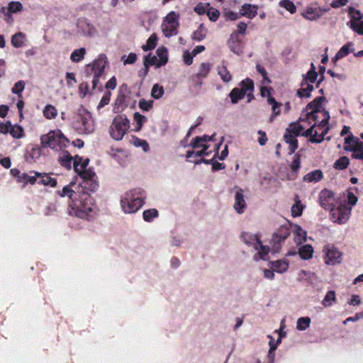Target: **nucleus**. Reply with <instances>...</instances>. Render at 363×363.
Instances as JSON below:
<instances>
[{
	"mask_svg": "<svg viewBox=\"0 0 363 363\" xmlns=\"http://www.w3.org/2000/svg\"><path fill=\"white\" fill-rule=\"evenodd\" d=\"M89 162V159L83 160L82 157H76L73 167L75 172L82 179V182L77 185L74 182H71L65 185L62 191H57L61 197L72 199L78 194H89V192H95L98 189L99 183L96 173L91 169H87Z\"/></svg>",
	"mask_w": 363,
	"mask_h": 363,
	"instance_id": "obj_1",
	"label": "nucleus"
},
{
	"mask_svg": "<svg viewBox=\"0 0 363 363\" xmlns=\"http://www.w3.org/2000/svg\"><path fill=\"white\" fill-rule=\"evenodd\" d=\"M71 200L68 213L70 216L90 220L96 214V207L94 199L89 194H82L75 196Z\"/></svg>",
	"mask_w": 363,
	"mask_h": 363,
	"instance_id": "obj_2",
	"label": "nucleus"
},
{
	"mask_svg": "<svg viewBox=\"0 0 363 363\" xmlns=\"http://www.w3.org/2000/svg\"><path fill=\"white\" fill-rule=\"evenodd\" d=\"M146 198L147 194L144 189L134 188L121 196V208L125 213H134L143 206Z\"/></svg>",
	"mask_w": 363,
	"mask_h": 363,
	"instance_id": "obj_3",
	"label": "nucleus"
},
{
	"mask_svg": "<svg viewBox=\"0 0 363 363\" xmlns=\"http://www.w3.org/2000/svg\"><path fill=\"white\" fill-rule=\"evenodd\" d=\"M241 238L247 245L252 247L257 252L253 257L255 262L269 259V247L264 245L257 235L243 233Z\"/></svg>",
	"mask_w": 363,
	"mask_h": 363,
	"instance_id": "obj_4",
	"label": "nucleus"
},
{
	"mask_svg": "<svg viewBox=\"0 0 363 363\" xmlns=\"http://www.w3.org/2000/svg\"><path fill=\"white\" fill-rule=\"evenodd\" d=\"M107 64V57L104 54H100L96 60L91 64L87 65L85 68V72L87 76H93L91 81L92 89L97 87L99 79L104 74L106 65Z\"/></svg>",
	"mask_w": 363,
	"mask_h": 363,
	"instance_id": "obj_5",
	"label": "nucleus"
},
{
	"mask_svg": "<svg viewBox=\"0 0 363 363\" xmlns=\"http://www.w3.org/2000/svg\"><path fill=\"white\" fill-rule=\"evenodd\" d=\"M77 129L79 133L84 135H90L95 130V123L92 115L84 107L78 109Z\"/></svg>",
	"mask_w": 363,
	"mask_h": 363,
	"instance_id": "obj_6",
	"label": "nucleus"
},
{
	"mask_svg": "<svg viewBox=\"0 0 363 363\" xmlns=\"http://www.w3.org/2000/svg\"><path fill=\"white\" fill-rule=\"evenodd\" d=\"M129 128L130 121L125 115L116 116L110 126V135L115 140H121Z\"/></svg>",
	"mask_w": 363,
	"mask_h": 363,
	"instance_id": "obj_7",
	"label": "nucleus"
},
{
	"mask_svg": "<svg viewBox=\"0 0 363 363\" xmlns=\"http://www.w3.org/2000/svg\"><path fill=\"white\" fill-rule=\"evenodd\" d=\"M69 140L60 130H50L47 133V147L56 151L62 150L66 147Z\"/></svg>",
	"mask_w": 363,
	"mask_h": 363,
	"instance_id": "obj_8",
	"label": "nucleus"
},
{
	"mask_svg": "<svg viewBox=\"0 0 363 363\" xmlns=\"http://www.w3.org/2000/svg\"><path fill=\"white\" fill-rule=\"evenodd\" d=\"M291 224L281 225L273 235L272 244L274 252H279L281 245L284 240L289 236L291 232Z\"/></svg>",
	"mask_w": 363,
	"mask_h": 363,
	"instance_id": "obj_9",
	"label": "nucleus"
},
{
	"mask_svg": "<svg viewBox=\"0 0 363 363\" xmlns=\"http://www.w3.org/2000/svg\"><path fill=\"white\" fill-rule=\"evenodd\" d=\"M351 207L345 205H340L337 208L333 207L330 210V219L333 222L338 224L345 223L350 216Z\"/></svg>",
	"mask_w": 363,
	"mask_h": 363,
	"instance_id": "obj_10",
	"label": "nucleus"
},
{
	"mask_svg": "<svg viewBox=\"0 0 363 363\" xmlns=\"http://www.w3.org/2000/svg\"><path fill=\"white\" fill-rule=\"evenodd\" d=\"M227 45L230 50L237 55H241L244 52L245 43L238 35V33L233 32L227 40Z\"/></svg>",
	"mask_w": 363,
	"mask_h": 363,
	"instance_id": "obj_11",
	"label": "nucleus"
},
{
	"mask_svg": "<svg viewBox=\"0 0 363 363\" xmlns=\"http://www.w3.org/2000/svg\"><path fill=\"white\" fill-rule=\"evenodd\" d=\"M323 250L325 253V264L335 265L341 262L342 254L333 245H327Z\"/></svg>",
	"mask_w": 363,
	"mask_h": 363,
	"instance_id": "obj_12",
	"label": "nucleus"
},
{
	"mask_svg": "<svg viewBox=\"0 0 363 363\" xmlns=\"http://www.w3.org/2000/svg\"><path fill=\"white\" fill-rule=\"evenodd\" d=\"M325 99V98L324 96H318L308 104L306 107V111H307L308 110L311 109V111L306 114L308 118H312L314 121H318L317 113L320 112L321 105Z\"/></svg>",
	"mask_w": 363,
	"mask_h": 363,
	"instance_id": "obj_13",
	"label": "nucleus"
},
{
	"mask_svg": "<svg viewBox=\"0 0 363 363\" xmlns=\"http://www.w3.org/2000/svg\"><path fill=\"white\" fill-rule=\"evenodd\" d=\"M334 193L328 189H323L319 194V203L325 210H331L334 207Z\"/></svg>",
	"mask_w": 363,
	"mask_h": 363,
	"instance_id": "obj_14",
	"label": "nucleus"
},
{
	"mask_svg": "<svg viewBox=\"0 0 363 363\" xmlns=\"http://www.w3.org/2000/svg\"><path fill=\"white\" fill-rule=\"evenodd\" d=\"M78 32L85 36L94 37L96 34V30L86 18H82L77 23Z\"/></svg>",
	"mask_w": 363,
	"mask_h": 363,
	"instance_id": "obj_15",
	"label": "nucleus"
},
{
	"mask_svg": "<svg viewBox=\"0 0 363 363\" xmlns=\"http://www.w3.org/2000/svg\"><path fill=\"white\" fill-rule=\"evenodd\" d=\"M246 208V202L244 196V191L242 189H238L235 194L234 208L235 211L240 214L242 213Z\"/></svg>",
	"mask_w": 363,
	"mask_h": 363,
	"instance_id": "obj_16",
	"label": "nucleus"
},
{
	"mask_svg": "<svg viewBox=\"0 0 363 363\" xmlns=\"http://www.w3.org/2000/svg\"><path fill=\"white\" fill-rule=\"evenodd\" d=\"M291 231L294 235V242L297 245H301L303 242L306 241L307 233L300 225H290Z\"/></svg>",
	"mask_w": 363,
	"mask_h": 363,
	"instance_id": "obj_17",
	"label": "nucleus"
},
{
	"mask_svg": "<svg viewBox=\"0 0 363 363\" xmlns=\"http://www.w3.org/2000/svg\"><path fill=\"white\" fill-rule=\"evenodd\" d=\"M240 16H245L250 19H252L257 14V6L249 4L242 6L240 10Z\"/></svg>",
	"mask_w": 363,
	"mask_h": 363,
	"instance_id": "obj_18",
	"label": "nucleus"
},
{
	"mask_svg": "<svg viewBox=\"0 0 363 363\" xmlns=\"http://www.w3.org/2000/svg\"><path fill=\"white\" fill-rule=\"evenodd\" d=\"M215 136V134H213L211 136L204 135L201 137H195L189 146L192 147L193 148L196 147H204L205 146H208L206 145V143L211 140H213V137Z\"/></svg>",
	"mask_w": 363,
	"mask_h": 363,
	"instance_id": "obj_19",
	"label": "nucleus"
},
{
	"mask_svg": "<svg viewBox=\"0 0 363 363\" xmlns=\"http://www.w3.org/2000/svg\"><path fill=\"white\" fill-rule=\"evenodd\" d=\"M58 162L60 164L67 169H70L72 164L73 157L67 151H63L58 156Z\"/></svg>",
	"mask_w": 363,
	"mask_h": 363,
	"instance_id": "obj_20",
	"label": "nucleus"
},
{
	"mask_svg": "<svg viewBox=\"0 0 363 363\" xmlns=\"http://www.w3.org/2000/svg\"><path fill=\"white\" fill-rule=\"evenodd\" d=\"M298 254L302 259H310L313 257V248L311 245H303L298 248Z\"/></svg>",
	"mask_w": 363,
	"mask_h": 363,
	"instance_id": "obj_21",
	"label": "nucleus"
},
{
	"mask_svg": "<svg viewBox=\"0 0 363 363\" xmlns=\"http://www.w3.org/2000/svg\"><path fill=\"white\" fill-rule=\"evenodd\" d=\"M179 24H171L167 23H162V30L167 38H170L173 35H176L177 34V28Z\"/></svg>",
	"mask_w": 363,
	"mask_h": 363,
	"instance_id": "obj_22",
	"label": "nucleus"
},
{
	"mask_svg": "<svg viewBox=\"0 0 363 363\" xmlns=\"http://www.w3.org/2000/svg\"><path fill=\"white\" fill-rule=\"evenodd\" d=\"M323 177V174L321 170L315 169L308 173L303 177V180L307 182H318Z\"/></svg>",
	"mask_w": 363,
	"mask_h": 363,
	"instance_id": "obj_23",
	"label": "nucleus"
},
{
	"mask_svg": "<svg viewBox=\"0 0 363 363\" xmlns=\"http://www.w3.org/2000/svg\"><path fill=\"white\" fill-rule=\"evenodd\" d=\"M296 137L288 132H286L284 136L285 142L289 144V154H293L298 148V140Z\"/></svg>",
	"mask_w": 363,
	"mask_h": 363,
	"instance_id": "obj_24",
	"label": "nucleus"
},
{
	"mask_svg": "<svg viewBox=\"0 0 363 363\" xmlns=\"http://www.w3.org/2000/svg\"><path fill=\"white\" fill-rule=\"evenodd\" d=\"M271 267L277 273L282 274L287 271L289 262L286 260L279 259L271 262Z\"/></svg>",
	"mask_w": 363,
	"mask_h": 363,
	"instance_id": "obj_25",
	"label": "nucleus"
},
{
	"mask_svg": "<svg viewBox=\"0 0 363 363\" xmlns=\"http://www.w3.org/2000/svg\"><path fill=\"white\" fill-rule=\"evenodd\" d=\"M40 149L39 147H32L25 154V160L30 163L35 162L40 157Z\"/></svg>",
	"mask_w": 363,
	"mask_h": 363,
	"instance_id": "obj_26",
	"label": "nucleus"
},
{
	"mask_svg": "<svg viewBox=\"0 0 363 363\" xmlns=\"http://www.w3.org/2000/svg\"><path fill=\"white\" fill-rule=\"evenodd\" d=\"M26 36L22 32L16 33L11 37V44L14 48H18L24 46Z\"/></svg>",
	"mask_w": 363,
	"mask_h": 363,
	"instance_id": "obj_27",
	"label": "nucleus"
},
{
	"mask_svg": "<svg viewBox=\"0 0 363 363\" xmlns=\"http://www.w3.org/2000/svg\"><path fill=\"white\" fill-rule=\"evenodd\" d=\"M314 89V86L311 84H306L303 86V82L301 83V88L297 90V95L300 98H310L311 96V91Z\"/></svg>",
	"mask_w": 363,
	"mask_h": 363,
	"instance_id": "obj_28",
	"label": "nucleus"
},
{
	"mask_svg": "<svg viewBox=\"0 0 363 363\" xmlns=\"http://www.w3.org/2000/svg\"><path fill=\"white\" fill-rule=\"evenodd\" d=\"M351 45H352V44L351 43H347L345 45H344L340 49V50L335 54V55L333 57V60L334 62H337L340 59L343 58L345 56H347L350 52H353L354 51L353 49H352V50L350 49V47Z\"/></svg>",
	"mask_w": 363,
	"mask_h": 363,
	"instance_id": "obj_29",
	"label": "nucleus"
},
{
	"mask_svg": "<svg viewBox=\"0 0 363 363\" xmlns=\"http://www.w3.org/2000/svg\"><path fill=\"white\" fill-rule=\"evenodd\" d=\"M323 118L318 122V127L320 128H324L321 134L320 135H323V137L328 133L329 128L328 126V122L330 120V114L328 111H323Z\"/></svg>",
	"mask_w": 363,
	"mask_h": 363,
	"instance_id": "obj_30",
	"label": "nucleus"
},
{
	"mask_svg": "<svg viewBox=\"0 0 363 363\" xmlns=\"http://www.w3.org/2000/svg\"><path fill=\"white\" fill-rule=\"evenodd\" d=\"M232 104H235L239 100L242 99L245 94L242 90L239 89L238 87L233 88L230 94H228Z\"/></svg>",
	"mask_w": 363,
	"mask_h": 363,
	"instance_id": "obj_31",
	"label": "nucleus"
},
{
	"mask_svg": "<svg viewBox=\"0 0 363 363\" xmlns=\"http://www.w3.org/2000/svg\"><path fill=\"white\" fill-rule=\"evenodd\" d=\"M207 33V30L203 23L200 24L199 28L193 33L192 39L200 42L203 40Z\"/></svg>",
	"mask_w": 363,
	"mask_h": 363,
	"instance_id": "obj_32",
	"label": "nucleus"
},
{
	"mask_svg": "<svg viewBox=\"0 0 363 363\" xmlns=\"http://www.w3.org/2000/svg\"><path fill=\"white\" fill-rule=\"evenodd\" d=\"M160 60H158L157 56L152 55L151 54H148L144 57V66H145V73L147 74L148 72V68L151 65H155L157 67V65L159 64Z\"/></svg>",
	"mask_w": 363,
	"mask_h": 363,
	"instance_id": "obj_33",
	"label": "nucleus"
},
{
	"mask_svg": "<svg viewBox=\"0 0 363 363\" xmlns=\"http://www.w3.org/2000/svg\"><path fill=\"white\" fill-rule=\"evenodd\" d=\"M239 89L242 90L243 92H245V94L246 95L247 92L250 91L252 92L254 90V82L253 81L250 79L247 78L244 80H242L239 84Z\"/></svg>",
	"mask_w": 363,
	"mask_h": 363,
	"instance_id": "obj_34",
	"label": "nucleus"
},
{
	"mask_svg": "<svg viewBox=\"0 0 363 363\" xmlns=\"http://www.w3.org/2000/svg\"><path fill=\"white\" fill-rule=\"evenodd\" d=\"M133 119L135 123H136L134 130L135 132H138L142 129V127L145 123L147 121V118L140 114L138 112H135L133 115Z\"/></svg>",
	"mask_w": 363,
	"mask_h": 363,
	"instance_id": "obj_35",
	"label": "nucleus"
},
{
	"mask_svg": "<svg viewBox=\"0 0 363 363\" xmlns=\"http://www.w3.org/2000/svg\"><path fill=\"white\" fill-rule=\"evenodd\" d=\"M86 49L84 48L76 49L72 52L70 60L74 62H79L84 59Z\"/></svg>",
	"mask_w": 363,
	"mask_h": 363,
	"instance_id": "obj_36",
	"label": "nucleus"
},
{
	"mask_svg": "<svg viewBox=\"0 0 363 363\" xmlns=\"http://www.w3.org/2000/svg\"><path fill=\"white\" fill-rule=\"evenodd\" d=\"M304 130V127L299 124L298 122L292 123L290 124L289 128L286 129V132L295 135H301L302 131Z\"/></svg>",
	"mask_w": 363,
	"mask_h": 363,
	"instance_id": "obj_37",
	"label": "nucleus"
},
{
	"mask_svg": "<svg viewBox=\"0 0 363 363\" xmlns=\"http://www.w3.org/2000/svg\"><path fill=\"white\" fill-rule=\"evenodd\" d=\"M311 320L309 317H301L298 318L296 322V329L299 331L306 330L310 327Z\"/></svg>",
	"mask_w": 363,
	"mask_h": 363,
	"instance_id": "obj_38",
	"label": "nucleus"
},
{
	"mask_svg": "<svg viewBox=\"0 0 363 363\" xmlns=\"http://www.w3.org/2000/svg\"><path fill=\"white\" fill-rule=\"evenodd\" d=\"M159 216L158 211L155 208L145 210L143 213V218L146 222H152L154 218Z\"/></svg>",
	"mask_w": 363,
	"mask_h": 363,
	"instance_id": "obj_39",
	"label": "nucleus"
},
{
	"mask_svg": "<svg viewBox=\"0 0 363 363\" xmlns=\"http://www.w3.org/2000/svg\"><path fill=\"white\" fill-rule=\"evenodd\" d=\"M211 69V65L208 62H203L201 64L199 71L196 74L198 78H206Z\"/></svg>",
	"mask_w": 363,
	"mask_h": 363,
	"instance_id": "obj_40",
	"label": "nucleus"
},
{
	"mask_svg": "<svg viewBox=\"0 0 363 363\" xmlns=\"http://www.w3.org/2000/svg\"><path fill=\"white\" fill-rule=\"evenodd\" d=\"M218 74L220 77L223 82L228 83L232 80V76L230 72L228 70L226 66L223 65L218 67Z\"/></svg>",
	"mask_w": 363,
	"mask_h": 363,
	"instance_id": "obj_41",
	"label": "nucleus"
},
{
	"mask_svg": "<svg viewBox=\"0 0 363 363\" xmlns=\"http://www.w3.org/2000/svg\"><path fill=\"white\" fill-rule=\"evenodd\" d=\"M318 73L316 71L309 70L306 74L303 75V86L306 84H313L317 79Z\"/></svg>",
	"mask_w": 363,
	"mask_h": 363,
	"instance_id": "obj_42",
	"label": "nucleus"
},
{
	"mask_svg": "<svg viewBox=\"0 0 363 363\" xmlns=\"http://www.w3.org/2000/svg\"><path fill=\"white\" fill-rule=\"evenodd\" d=\"M348 14L350 17V21H353L356 23L362 21V19L363 18V14L360 11L355 9L352 6L348 8Z\"/></svg>",
	"mask_w": 363,
	"mask_h": 363,
	"instance_id": "obj_43",
	"label": "nucleus"
},
{
	"mask_svg": "<svg viewBox=\"0 0 363 363\" xmlns=\"http://www.w3.org/2000/svg\"><path fill=\"white\" fill-rule=\"evenodd\" d=\"M157 37L155 33H153L147 39L146 44L142 46L144 51L152 50L155 48L157 45Z\"/></svg>",
	"mask_w": 363,
	"mask_h": 363,
	"instance_id": "obj_44",
	"label": "nucleus"
},
{
	"mask_svg": "<svg viewBox=\"0 0 363 363\" xmlns=\"http://www.w3.org/2000/svg\"><path fill=\"white\" fill-rule=\"evenodd\" d=\"M167 50L164 47L159 48L157 50V55L160 58L158 59L160 62L159 64L157 65V67L164 65L167 62L168 58L167 56Z\"/></svg>",
	"mask_w": 363,
	"mask_h": 363,
	"instance_id": "obj_45",
	"label": "nucleus"
},
{
	"mask_svg": "<svg viewBox=\"0 0 363 363\" xmlns=\"http://www.w3.org/2000/svg\"><path fill=\"white\" fill-rule=\"evenodd\" d=\"M349 163L350 160L348 157L346 156H342L335 162L333 167L335 169L342 170L347 167Z\"/></svg>",
	"mask_w": 363,
	"mask_h": 363,
	"instance_id": "obj_46",
	"label": "nucleus"
},
{
	"mask_svg": "<svg viewBox=\"0 0 363 363\" xmlns=\"http://www.w3.org/2000/svg\"><path fill=\"white\" fill-rule=\"evenodd\" d=\"M304 206L301 204V201L298 199L291 206V211L293 217H299L302 215Z\"/></svg>",
	"mask_w": 363,
	"mask_h": 363,
	"instance_id": "obj_47",
	"label": "nucleus"
},
{
	"mask_svg": "<svg viewBox=\"0 0 363 363\" xmlns=\"http://www.w3.org/2000/svg\"><path fill=\"white\" fill-rule=\"evenodd\" d=\"M208 146H205L202 147L201 150L199 151H193V150H187L186 152V157L187 159L191 158V157H201V156H208L209 152L207 151Z\"/></svg>",
	"mask_w": 363,
	"mask_h": 363,
	"instance_id": "obj_48",
	"label": "nucleus"
},
{
	"mask_svg": "<svg viewBox=\"0 0 363 363\" xmlns=\"http://www.w3.org/2000/svg\"><path fill=\"white\" fill-rule=\"evenodd\" d=\"M352 157L354 159L363 158V142L359 140L357 143H355V147Z\"/></svg>",
	"mask_w": 363,
	"mask_h": 363,
	"instance_id": "obj_49",
	"label": "nucleus"
},
{
	"mask_svg": "<svg viewBox=\"0 0 363 363\" xmlns=\"http://www.w3.org/2000/svg\"><path fill=\"white\" fill-rule=\"evenodd\" d=\"M347 26H348L351 29L357 33L359 35H363V21L358 23H356L353 21H349L347 23Z\"/></svg>",
	"mask_w": 363,
	"mask_h": 363,
	"instance_id": "obj_50",
	"label": "nucleus"
},
{
	"mask_svg": "<svg viewBox=\"0 0 363 363\" xmlns=\"http://www.w3.org/2000/svg\"><path fill=\"white\" fill-rule=\"evenodd\" d=\"M164 91L163 86L155 84L153 85L151 91V96L155 99H159L164 95Z\"/></svg>",
	"mask_w": 363,
	"mask_h": 363,
	"instance_id": "obj_51",
	"label": "nucleus"
},
{
	"mask_svg": "<svg viewBox=\"0 0 363 363\" xmlns=\"http://www.w3.org/2000/svg\"><path fill=\"white\" fill-rule=\"evenodd\" d=\"M335 301V293L334 291H329L325 296L322 304L325 307L330 306Z\"/></svg>",
	"mask_w": 363,
	"mask_h": 363,
	"instance_id": "obj_52",
	"label": "nucleus"
},
{
	"mask_svg": "<svg viewBox=\"0 0 363 363\" xmlns=\"http://www.w3.org/2000/svg\"><path fill=\"white\" fill-rule=\"evenodd\" d=\"M133 144L135 147H141L143 150L145 152L149 151V150H150V146H149L148 143L146 140H142L137 137L133 138Z\"/></svg>",
	"mask_w": 363,
	"mask_h": 363,
	"instance_id": "obj_53",
	"label": "nucleus"
},
{
	"mask_svg": "<svg viewBox=\"0 0 363 363\" xmlns=\"http://www.w3.org/2000/svg\"><path fill=\"white\" fill-rule=\"evenodd\" d=\"M206 15L211 21L216 22L220 16V11L210 6L208 11H206Z\"/></svg>",
	"mask_w": 363,
	"mask_h": 363,
	"instance_id": "obj_54",
	"label": "nucleus"
},
{
	"mask_svg": "<svg viewBox=\"0 0 363 363\" xmlns=\"http://www.w3.org/2000/svg\"><path fill=\"white\" fill-rule=\"evenodd\" d=\"M23 5L19 1H11L9 4L8 12L11 13H16L22 10Z\"/></svg>",
	"mask_w": 363,
	"mask_h": 363,
	"instance_id": "obj_55",
	"label": "nucleus"
},
{
	"mask_svg": "<svg viewBox=\"0 0 363 363\" xmlns=\"http://www.w3.org/2000/svg\"><path fill=\"white\" fill-rule=\"evenodd\" d=\"M269 104L272 105V109L273 111L274 116L275 117L279 115L281 111L280 108L281 106V104L277 102L274 98H270L269 99Z\"/></svg>",
	"mask_w": 363,
	"mask_h": 363,
	"instance_id": "obj_56",
	"label": "nucleus"
},
{
	"mask_svg": "<svg viewBox=\"0 0 363 363\" xmlns=\"http://www.w3.org/2000/svg\"><path fill=\"white\" fill-rule=\"evenodd\" d=\"M280 6L285 8L291 13H294L296 11V8L294 4L290 0H282L279 3Z\"/></svg>",
	"mask_w": 363,
	"mask_h": 363,
	"instance_id": "obj_57",
	"label": "nucleus"
},
{
	"mask_svg": "<svg viewBox=\"0 0 363 363\" xmlns=\"http://www.w3.org/2000/svg\"><path fill=\"white\" fill-rule=\"evenodd\" d=\"M152 100L146 101L144 99H140L138 103L139 108L144 111H150L152 108Z\"/></svg>",
	"mask_w": 363,
	"mask_h": 363,
	"instance_id": "obj_58",
	"label": "nucleus"
},
{
	"mask_svg": "<svg viewBox=\"0 0 363 363\" xmlns=\"http://www.w3.org/2000/svg\"><path fill=\"white\" fill-rule=\"evenodd\" d=\"M290 167L293 172L297 173L298 170L301 167V157L298 154H296L294 157V160L290 165Z\"/></svg>",
	"mask_w": 363,
	"mask_h": 363,
	"instance_id": "obj_59",
	"label": "nucleus"
},
{
	"mask_svg": "<svg viewBox=\"0 0 363 363\" xmlns=\"http://www.w3.org/2000/svg\"><path fill=\"white\" fill-rule=\"evenodd\" d=\"M178 17L174 11L169 12L162 23H171V24H179Z\"/></svg>",
	"mask_w": 363,
	"mask_h": 363,
	"instance_id": "obj_60",
	"label": "nucleus"
},
{
	"mask_svg": "<svg viewBox=\"0 0 363 363\" xmlns=\"http://www.w3.org/2000/svg\"><path fill=\"white\" fill-rule=\"evenodd\" d=\"M209 6V4L199 3L194 7V10L199 15H203L204 13H206V11H208Z\"/></svg>",
	"mask_w": 363,
	"mask_h": 363,
	"instance_id": "obj_61",
	"label": "nucleus"
},
{
	"mask_svg": "<svg viewBox=\"0 0 363 363\" xmlns=\"http://www.w3.org/2000/svg\"><path fill=\"white\" fill-rule=\"evenodd\" d=\"M25 88V82L22 80L17 82L11 89L13 94L21 95Z\"/></svg>",
	"mask_w": 363,
	"mask_h": 363,
	"instance_id": "obj_62",
	"label": "nucleus"
},
{
	"mask_svg": "<svg viewBox=\"0 0 363 363\" xmlns=\"http://www.w3.org/2000/svg\"><path fill=\"white\" fill-rule=\"evenodd\" d=\"M121 60L124 65L133 64L137 60V55L135 53L130 52L127 57L125 55L122 56Z\"/></svg>",
	"mask_w": 363,
	"mask_h": 363,
	"instance_id": "obj_63",
	"label": "nucleus"
},
{
	"mask_svg": "<svg viewBox=\"0 0 363 363\" xmlns=\"http://www.w3.org/2000/svg\"><path fill=\"white\" fill-rule=\"evenodd\" d=\"M57 113V110L55 106L47 104V119L55 118Z\"/></svg>",
	"mask_w": 363,
	"mask_h": 363,
	"instance_id": "obj_64",
	"label": "nucleus"
}]
</instances>
